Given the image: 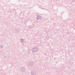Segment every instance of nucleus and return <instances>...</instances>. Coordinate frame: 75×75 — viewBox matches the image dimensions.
<instances>
[{"label":"nucleus","mask_w":75,"mask_h":75,"mask_svg":"<svg viewBox=\"0 0 75 75\" xmlns=\"http://www.w3.org/2000/svg\"><path fill=\"white\" fill-rule=\"evenodd\" d=\"M41 18V17L39 16H38L37 17V19L38 20H39V19H40Z\"/></svg>","instance_id":"obj_1"},{"label":"nucleus","mask_w":75,"mask_h":75,"mask_svg":"<svg viewBox=\"0 0 75 75\" xmlns=\"http://www.w3.org/2000/svg\"><path fill=\"white\" fill-rule=\"evenodd\" d=\"M34 50H35V51H37V49H36V48L33 49V51H34Z\"/></svg>","instance_id":"obj_2"}]
</instances>
